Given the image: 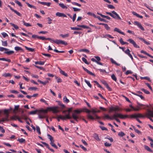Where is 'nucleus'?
Returning a JSON list of instances; mask_svg holds the SVG:
<instances>
[{"label":"nucleus","mask_w":153,"mask_h":153,"mask_svg":"<svg viewBox=\"0 0 153 153\" xmlns=\"http://www.w3.org/2000/svg\"><path fill=\"white\" fill-rule=\"evenodd\" d=\"M82 110H80L79 109H76L74 111V112L72 114V117L74 120L78 121V119L81 118V116L79 115V114L82 112Z\"/></svg>","instance_id":"obj_1"},{"label":"nucleus","mask_w":153,"mask_h":153,"mask_svg":"<svg viewBox=\"0 0 153 153\" xmlns=\"http://www.w3.org/2000/svg\"><path fill=\"white\" fill-rule=\"evenodd\" d=\"M128 117V115H123L120 113H115L113 115V120H115L117 122L120 123V120L117 118L119 117L121 119H124Z\"/></svg>","instance_id":"obj_2"},{"label":"nucleus","mask_w":153,"mask_h":153,"mask_svg":"<svg viewBox=\"0 0 153 153\" xmlns=\"http://www.w3.org/2000/svg\"><path fill=\"white\" fill-rule=\"evenodd\" d=\"M105 13L106 14L109 15L114 18L118 19H121L119 15L114 11H112L111 13L108 12H106Z\"/></svg>","instance_id":"obj_3"},{"label":"nucleus","mask_w":153,"mask_h":153,"mask_svg":"<svg viewBox=\"0 0 153 153\" xmlns=\"http://www.w3.org/2000/svg\"><path fill=\"white\" fill-rule=\"evenodd\" d=\"M79 110H80L83 111H82V112H85L88 113V114L87 115V117L88 119L92 120L94 119V117L90 114V113L91 112V111L85 108Z\"/></svg>","instance_id":"obj_4"},{"label":"nucleus","mask_w":153,"mask_h":153,"mask_svg":"<svg viewBox=\"0 0 153 153\" xmlns=\"http://www.w3.org/2000/svg\"><path fill=\"white\" fill-rule=\"evenodd\" d=\"M144 117H145V116L141 114L138 113L130 115L128 116V118H136L137 119V118H144Z\"/></svg>","instance_id":"obj_5"},{"label":"nucleus","mask_w":153,"mask_h":153,"mask_svg":"<svg viewBox=\"0 0 153 153\" xmlns=\"http://www.w3.org/2000/svg\"><path fill=\"white\" fill-rule=\"evenodd\" d=\"M47 109L49 111H52L54 113H56L59 112L58 107L57 106L48 107Z\"/></svg>","instance_id":"obj_6"},{"label":"nucleus","mask_w":153,"mask_h":153,"mask_svg":"<svg viewBox=\"0 0 153 153\" xmlns=\"http://www.w3.org/2000/svg\"><path fill=\"white\" fill-rule=\"evenodd\" d=\"M57 117L63 120H66L67 119H70L71 118V117L69 114H66L65 116L59 115Z\"/></svg>","instance_id":"obj_7"},{"label":"nucleus","mask_w":153,"mask_h":153,"mask_svg":"<svg viewBox=\"0 0 153 153\" xmlns=\"http://www.w3.org/2000/svg\"><path fill=\"white\" fill-rule=\"evenodd\" d=\"M53 42L56 43L57 45L61 44L65 45H67V43L65 41L59 39H56L55 40H53Z\"/></svg>","instance_id":"obj_8"},{"label":"nucleus","mask_w":153,"mask_h":153,"mask_svg":"<svg viewBox=\"0 0 153 153\" xmlns=\"http://www.w3.org/2000/svg\"><path fill=\"white\" fill-rule=\"evenodd\" d=\"M127 41L129 42L131 44H132L134 47L136 48H140V47L137 45L133 39H129L127 40Z\"/></svg>","instance_id":"obj_9"},{"label":"nucleus","mask_w":153,"mask_h":153,"mask_svg":"<svg viewBox=\"0 0 153 153\" xmlns=\"http://www.w3.org/2000/svg\"><path fill=\"white\" fill-rule=\"evenodd\" d=\"M101 82L104 85H105L109 91H111V89L110 87L106 81L103 80L101 81Z\"/></svg>","instance_id":"obj_10"},{"label":"nucleus","mask_w":153,"mask_h":153,"mask_svg":"<svg viewBox=\"0 0 153 153\" xmlns=\"http://www.w3.org/2000/svg\"><path fill=\"white\" fill-rule=\"evenodd\" d=\"M38 114L39 118L40 119H42L45 117V114L42 112H39Z\"/></svg>","instance_id":"obj_11"},{"label":"nucleus","mask_w":153,"mask_h":153,"mask_svg":"<svg viewBox=\"0 0 153 153\" xmlns=\"http://www.w3.org/2000/svg\"><path fill=\"white\" fill-rule=\"evenodd\" d=\"M38 3L44 5H46L48 6H49L51 4L50 2H41L39 1H38Z\"/></svg>","instance_id":"obj_12"},{"label":"nucleus","mask_w":153,"mask_h":153,"mask_svg":"<svg viewBox=\"0 0 153 153\" xmlns=\"http://www.w3.org/2000/svg\"><path fill=\"white\" fill-rule=\"evenodd\" d=\"M56 15L59 17H67V16L64 14L58 12L56 13Z\"/></svg>","instance_id":"obj_13"},{"label":"nucleus","mask_w":153,"mask_h":153,"mask_svg":"<svg viewBox=\"0 0 153 153\" xmlns=\"http://www.w3.org/2000/svg\"><path fill=\"white\" fill-rule=\"evenodd\" d=\"M83 68L84 70L86 71L88 74H89L90 75L94 76L95 74L92 73V72H91L89 71L88 70L87 68H85L83 67Z\"/></svg>","instance_id":"obj_14"},{"label":"nucleus","mask_w":153,"mask_h":153,"mask_svg":"<svg viewBox=\"0 0 153 153\" xmlns=\"http://www.w3.org/2000/svg\"><path fill=\"white\" fill-rule=\"evenodd\" d=\"M134 24L135 25L137 26L140 29H143L141 24L140 22L137 21H135Z\"/></svg>","instance_id":"obj_15"},{"label":"nucleus","mask_w":153,"mask_h":153,"mask_svg":"<svg viewBox=\"0 0 153 153\" xmlns=\"http://www.w3.org/2000/svg\"><path fill=\"white\" fill-rule=\"evenodd\" d=\"M150 111H151L150 110H148V112L146 113V115L145 116V117H146L147 118H148L149 119H150V120H151L152 122H153V120L152 119L151 117H152L150 115H149L148 114L149 113Z\"/></svg>","instance_id":"obj_16"},{"label":"nucleus","mask_w":153,"mask_h":153,"mask_svg":"<svg viewBox=\"0 0 153 153\" xmlns=\"http://www.w3.org/2000/svg\"><path fill=\"white\" fill-rule=\"evenodd\" d=\"M91 112L93 113V115H94V117H95L96 119H98L99 118V117L96 114H95V113L97 112V111L96 110L92 109L91 111Z\"/></svg>","instance_id":"obj_17"},{"label":"nucleus","mask_w":153,"mask_h":153,"mask_svg":"<svg viewBox=\"0 0 153 153\" xmlns=\"http://www.w3.org/2000/svg\"><path fill=\"white\" fill-rule=\"evenodd\" d=\"M103 118V119L106 118L107 119H110L111 120H113V115L111 117L109 116L108 114H105Z\"/></svg>","instance_id":"obj_18"},{"label":"nucleus","mask_w":153,"mask_h":153,"mask_svg":"<svg viewBox=\"0 0 153 153\" xmlns=\"http://www.w3.org/2000/svg\"><path fill=\"white\" fill-rule=\"evenodd\" d=\"M94 137L95 140L98 141H100V139L99 138L98 134L96 133H95L94 134Z\"/></svg>","instance_id":"obj_19"},{"label":"nucleus","mask_w":153,"mask_h":153,"mask_svg":"<svg viewBox=\"0 0 153 153\" xmlns=\"http://www.w3.org/2000/svg\"><path fill=\"white\" fill-rule=\"evenodd\" d=\"M59 72L60 74H61L65 76H68V74H67V73H65L64 71L62 70L60 68H59Z\"/></svg>","instance_id":"obj_20"},{"label":"nucleus","mask_w":153,"mask_h":153,"mask_svg":"<svg viewBox=\"0 0 153 153\" xmlns=\"http://www.w3.org/2000/svg\"><path fill=\"white\" fill-rule=\"evenodd\" d=\"M37 81L38 82H39V83H40L44 85H45L47 84V83H48L49 82L48 81H45V82H43V81H41L39 79H38L37 80Z\"/></svg>","instance_id":"obj_21"},{"label":"nucleus","mask_w":153,"mask_h":153,"mask_svg":"<svg viewBox=\"0 0 153 153\" xmlns=\"http://www.w3.org/2000/svg\"><path fill=\"white\" fill-rule=\"evenodd\" d=\"M15 50L16 51H23V49L21 48L18 46H16L14 48Z\"/></svg>","instance_id":"obj_22"},{"label":"nucleus","mask_w":153,"mask_h":153,"mask_svg":"<svg viewBox=\"0 0 153 153\" xmlns=\"http://www.w3.org/2000/svg\"><path fill=\"white\" fill-rule=\"evenodd\" d=\"M45 62L44 61H39L35 62V64H39V65H42L44 64Z\"/></svg>","instance_id":"obj_23"},{"label":"nucleus","mask_w":153,"mask_h":153,"mask_svg":"<svg viewBox=\"0 0 153 153\" xmlns=\"http://www.w3.org/2000/svg\"><path fill=\"white\" fill-rule=\"evenodd\" d=\"M47 136L48 139L50 140L51 142H54L53 137L51 135L49 134H48Z\"/></svg>","instance_id":"obj_24"},{"label":"nucleus","mask_w":153,"mask_h":153,"mask_svg":"<svg viewBox=\"0 0 153 153\" xmlns=\"http://www.w3.org/2000/svg\"><path fill=\"white\" fill-rule=\"evenodd\" d=\"M144 148L147 151L150 152H153L152 150H151L148 146L145 145L144 146Z\"/></svg>","instance_id":"obj_25"},{"label":"nucleus","mask_w":153,"mask_h":153,"mask_svg":"<svg viewBox=\"0 0 153 153\" xmlns=\"http://www.w3.org/2000/svg\"><path fill=\"white\" fill-rule=\"evenodd\" d=\"M59 36L63 38H65L68 37L69 36V34L68 33L66 34H60Z\"/></svg>","instance_id":"obj_26"},{"label":"nucleus","mask_w":153,"mask_h":153,"mask_svg":"<svg viewBox=\"0 0 153 153\" xmlns=\"http://www.w3.org/2000/svg\"><path fill=\"white\" fill-rule=\"evenodd\" d=\"M25 48L26 49L32 52H34V48H28L27 46H25Z\"/></svg>","instance_id":"obj_27"},{"label":"nucleus","mask_w":153,"mask_h":153,"mask_svg":"<svg viewBox=\"0 0 153 153\" xmlns=\"http://www.w3.org/2000/svg\"><path fill=\"white\" fill-rule=\"evenodd\" d=\"M113 111H119L120 110V109L118 106H116L114 107H112Z\"/></svg>","instance_id":"obj_28"},{"label":"nucleus","mask_w":153,"mask_h":153,"mask_svg":"<svg viewBox=\"0 0 153 153\" xmlns=\"http://www.w3.org/2000/svg\"><path fill=\"white\" fill-rule=\"evenodd\" d=\"M132 13L134 15L136 16L138 18H142L143 17L142 16L139 15V14H137L135 12H132Z\"/></svg>","instance_id":"obj_29"},{"label":"nucleus","mask_w":153,"mask_h":153,"mask_svg":"<svg viewBox=\"0 0 153 153\" xmlns=\"http://www.w3.org/2000/svg\"><path fill=\"white\" fill-rule=\"evenodd\" d=\"M59 5L63 9H67L68 8V7L63 3H59Z\"/></svg>","instance_id":"obj_30"},{"label":"nucleus","mask_w":153,"mask_h":153,"mask_svg":"<svg viewBox=\"0 0 153 153\" xmlns=\"http://www.w3.org/2000/svg\"><path fill=\"white\" fill-rule=\"evenodd\" d=\"M17 141H19L21 143H25V140L22 138H19Z\"/></svg>","instance_id":"obj_31"},{"label":"nucleus","mask_w":153,"mask_h":153,"mask_svg":"<svg viewBox=\"0 0 153 153\" xmlns=\"http://www.w3.org/2000/svg\"><path fill=\"white\" fill-rule=\"evenodd\" d=\"M79 51L80 52H85L86 53H89V50L84 49H81L79 50Z\"/></svg>","instance_id":"obj_32"},{"label":"nucleus","mask_w":153,"mask_h":153,"mask_svg":"<svg viewBox=\"0 0 153 153\" xmlns=\"http://www.w3.org/2000/svg\"><path fill=\"white\" fill-rule=\"evenodd\" d=\"M72 110V108H69L67 110H64L62 111V113L64 114H65L66 112H68V114H69H69L70 112Z\"/></svg>","instance_id":"obj_33"},{"label":"nucleus","mask_w":153,"mask_h":153,"mask_svg":"<svg viewBox=\"0 0 153 153\" xmlns=\"http://www.w3.org/2000/svg\"><path fill=\"white\" fill-rule=\"evenodd\" d=\"M11 75L9 73H4L2 74V76L5 77H9V76H11Z\"/></svg>","instance_id":"obj_34"},{"label":"nucleus","mask_w":153,"mask_h":153,"mask_svg":"<svg viewBox=\"0 0 153 153\" xmlns=\"http://www.w3.org/2000/svg\"><path fill=\"white\" fill-rule=\"evenodd\" d=\"M25 3L29 7L31 8H33L34 9H36V7L30 4L28 2H26Z\"/></svg>","instance_id":"obj_35"},{"label":"nucleus","mask_w":153,"mask_h":153,"mask_svg":"<svg viewBox=\"0 0 153 153\" xmlns=\"http://www.w3.org/2000/svg\"><path fill=\"white\" fill-rule=\"evenodd\" d=\"M50 144L52 146L55 148L56 149H58V147L56 146V145L54 143V142H51L50 143Z\"/></svg>","instance_id":"obj_36"},{"label":"nucleus","mask_w":153,"mask_h":153,"mask_svg":"<svg viewBox=\"0 0 153 153\" xmlns=\"http://www.w3.org/2000/svg\"><path fill=\"white\" fill-rule=\"evenodd\" d=\"M2 45L4 46H7V41H1Z\"/></svg>","instance_id":"obj_37"},{"label":"nucleus","mask_w":153,"mask_h":153,"mask_svg":"<svg viewBox=\"0 0 153 153\" xmlns=\"http://www.w3.org/2000/svg\"><path fill=\"white\" fill-rule=\"evenodd\" d=\"M14 53V51H6L4 53L6 54H7L8 55H10Z\"/></svg>","instance_id":"obj_38"},{"label":"nucleus","mask_w":153,"mask_h":153,"mask_svg":"<svg viewBox=\"0 0 153 153\" xmlns=\"http://www.w3.org/2000/svg\"><path fill=\"white\" fill-rule=\"evenodd\" d=\"M85 82L87 84V85H88V86L90 88H91V87H92V86L91 85V84H90V82L88 81L87 80L85 79Z\"/></svg>","instance_id":"obj_39"},{"label":"nucleus","mask_w":153,"mask_h":153,"mask_svg":"<svg viewBox=\"0 0 153 153\" xmlns=\"http://www.w3.org/2000/svg\"><path fill=\"white\" fill-rule=\"evenodd\" d=\"M48 111H49V110L47 108L46 109L43 110L41 109L39 110V112H42L43 113H47L48 112Z\"/></svg>","instance_id":"obj_40"},{"label":"nucleus","mask_w":153,"mask_h":153,"mask_svg":"<svg viewBox=\"0 0 153 153\" xmlns=\"http://www.w3.org/2000/svg\"><path fill=\"white\" fill-rule=\"evenodd\" d=\"M133 94H134L135 95H136V96L139 97L142 100H144V97L142 95H141V94H137L134 93H133Z\"/></svg>","instance_id":"obj_41"},{"label":"nucleus","mask_w":153,"mask_h":153,"mask_svg":"<svg viewBox=\"0 0 153 153\" xmlns=\"http://www.w3.org/2000/svg\"><path fill=\"white\" fill-rule=\"evenodd\" d=\"M141 90L142 91L144 92L145 94H150V92L146 90L144 88H141Z\"/></svg>","instance_id":"obj_42"},{"label":"nucleus","mask_w":153,"mask_h":153,"mask_svg":"<svg viewBox=\"0 0 153 153\" xmlns=\"http://www.w3.org/2000/svg\"><path fill=\"white\" fill-rule=\"evenodd\" d=\"M10 110L5 109L3 110V112L5 115L9 114Z\"/></svg>","instance_id":"obj_43"},{"label":"nucleus","mask_w":153,"mask_h":153,"mask_svg":"<svg viewBox=\"0 0 153 153\" xmlns=\"http://www.w3.org/2000/svg\"><path fill=\"white\" fill-rule=\"evenodd\" d=\"M63 100L66 103H68L69 102V100L67 98V97L65 96L64 97Z\"/></svg>","instance_id":"obj_44"},{"label":"nucleus","mask_w":153,"mask_h":153,"mask_svg":"<svg viewBox=\"0 0 153 153\" xmlns=\"http://www.w3.org/2000/svg\"><path fill=\"white\" fill-rule=\"evenodd\" d=\"M37 89V88L36 87H30L28 89L29 90H34L35 91Z\"/></svg>","instance_id":"obj_45"},{"label":"nucleus","mask_w":153,"mask_h":153,"mask_svg":"<svg viewBox=\"0 0 153 153\" xmlns=\"http://www.w3.org/2000/svg\"><path fill=\"white\" fill-rule=\"evenodd\" d=\"M141 79H144L146 80H148L150 82L151 80L150 79V78L148 77V76H146V77H141Z\"/></svg>","instance_id":"obj_46"},{"label":"nucleus","mask_w":153,"mask_h":153,"mask_svg":"<svg viewBox=\"0 0 153 153\" xmlns=\"http://www.w3.org/2000/svg\"><path fill=\"white\" fill-rule=\"evenodd\" d=\"M114 31H115L117 32L121 33V34H122V35H125V34L123 33V32L121 31V30L120 29H114Z\"/></svg>","instance_id":"obj_47"},{"label":"nucleus","mask_w":153,"mask_h":153,"mask_svg":"<svg viewBox=\"0 0 153 153\" xmlns=\"http://www.w3.org/2000/svg\"><path fill=\"white\" fill-rule=\"evenodd\" d=\"M111 77L112 79L115 81H117V78L114 74H112L111 76Z\"/></svg>","instance_id":"obj_48"},{"label":"nucleus","mask_w":153,"mask_h":153,"mask_svg":"<svg viewBox=\"0 0 153 153\" xmlns=\"http://www.w3.org/2000/svg\"><path fill=\"white\" fill-rule=\"evenodd\" d=\"M55 78L56 79L57 82L58 83L60 82H62V79L61 78H58L56 76H55Z\"/></svg>","instance_id":"obj_49"},{"label":"nucleus","mask_w":153,"mask_h":153,"mask_svg":"<svg viewBox=\"0 0 153 153\" xmlns=\"http://www.w3.org/2000/svg\"><path fill=\"white\" fill-rule=\"evenodd\" d=\"M100 25H103L105 27V29H108L109 27L108 26V25L107 24H104L102 23H100L99 24Z\"/></svg>","instance_id":"obj_50"},{"label":"nucleus","mask_w":153,"mask_h":153,"mask_svg":"<svg viewBox=\"0 0 153 153\" xmlns=\"http://www.w3.org/2000/svg\"><path fill=\"white\" fill-rule=\"evenodd\" d=\"M37 112H39V110H36L33 111H32L30 112V114H35Z\"/></svg>","instance_id":"obj_51"},{"label":"nucleus","mask_w":153,"mask_h":153,"mask_svg":"<svg viewBox=\"0 0 153 153\" xmlns=\"http://www.w3.org/2000/svg\"><path fill=\"white\" fill-rule=\"evenodd\" d=\"M23 24L24 25L27 26V27H29L31 26V25H30L29 23H26L24 21H23Z\"/></svg>","instance_id":"obj_52"},{"label":"nucleus","mask_w":153,"mask_h":153,"mask_svg":"<svg viewBox=\"0 0 153 153\" xmlns=\"http://www.w3.org/2000/svg\"><path fill=\"white\" fill-rule=\"evenodd\" d=\"M71 3L73 5H76L79 7H80L81 6V5L80 4L77 2H71Z\"/></svg>","instance_id":"obj_53"},{"label":"nucleus","mask_w":153,"mask_h":153,"mask_svg":"<svg viewBox=\"0 0 153 153\" xmlns=\"http://www.w3.org/2000/svg\"><path fill=\"white\" fill-rule=\"evenodd\" d=\"M118 135L120 137H123L125 135V134L123 132L121 131L119 133Z\"/></svg>","instance_id":"obj_54"},{"label":"nucleus","mask_w":153,"mask_h":153,"mask_svg":"<svg viewBox=\"0 0 153 153\" xmlns=\"http://www.w3.org/2000/svg\"><path fill=\"white\" fill-rule=\"evenodd\" d=\"M13 12H14L15 13H16L17 15H18L19 16H21V14L19 12H18L16 10H14Z\"/></svg>","instance_id":"obj_55"},{"label":"nucleus","mask_w":153,"mask_h":153,"mask_svg":"<svg viewBox=\"0 0 153 153\" xmlns=\"http://www.w3.org/2000/svg\"><path fill=\"white\" fill-rule=\"evenodd\" d=\"M107 7L108 8L111 9H114L115 8L114 6L111 4H108Z\"/></svg>","instance_id":"obj_56"},{"label":"nucleus","mask_w":153,"mask_h":153,"mask_svg":"<svg viewBox=\"0 0 153 153\" xmlns=\"http://www.w3.org/2000/svg\"><path fill=\"white\" fill-rule=\"evenodd\" d=\"M10 92L12 93L15 94H18L19 93V92L15 90H11L10 91Z\"/></svg>","instance_id":"obj_57"},{"label":"nucleus","mask_w":153,"mask_h":153,"mask_svg":"<svg viewBox=\"0 0 153 153\" xmlns=\"http://www.w3.org/2000/svg\"><path fill=\"white\" fill-rule=\"evenodd\" d=\"M4 50L5 51L8 50L9 49L7 48H6L3 47H0V51H3Z\"/></svg>","instance_id":"obj_58"},{"label":"nucleus","mask_w":153,"mask_h":153,"mask_svg":"<svg viewBox=\"0 0 153 153\" xmlns=\"http://www.w3.org/2000/svg\"><path fill=\"white\" fill-rule=\"evenodd\" d=\"M124 52L126 54L128 55L130 53V51L129 49H127L126 51H124Z\"/></svg>","instance_id":"obj_59"},{"label":"nucleus","mask_w":153,"mask_h":153,"mask_svg":"<svg viewBox=\"0 0 153 153\" xmlns=\"http://www.w3.org/2000/svg\"><path fill=\"white\" fill-rule=\"evenodd\" d=\"M15 2L17 4H18L19 6H20V7H22V4H21V3L19 2V1H17V0H15Z\"/></svg>","instance_id":"obj_60"},{"label":"nucleus","mask_w":153,"mask_h":153,"mask_svg":"<svg viewBox=\"0 0 153 153\" xmlns=\"http://www.w3.org/2000/svg\"><path fill=\"white\" fill-rule=\"evenodd\" d=\"M36 131L37 132H38V133H39V134H41V132L40 131V128L39 127L37 126H36Z\"/></svg>","instance_id":"obj_61"},{"label":"nucleus","mask_w":153,"mask_h":153,"mask_svg":"<svg viewBox=\"0 0 153 153\" xmlns=\"http://www.w3.org/2000/svg\"><path fill=\"white\" fill-rule=\"evenodd\" d=\"M104 145L105 146L109 147L111 146V144L108 143L107 142H106L105 143Z\"/></svg>","instance_id":"obj_62"},{"label":"nucleus","mask_w":153,"mask_h":153,"mask_svg":"<svg viewBox=\"0 0 153 153\" xmlns=\"http://www.w3.org/2000/svg\"><path fill=\"white\" fill-rule=\"evenodd\" d=\"M82 60L83 62H84L85 64H88V62L86 59L84 57H82Z\"/></svg>","instance_id":"obj_63"},{"label":"nucleus","mask_w":153,"mask_h":153,"mask_svg":"<svg viewBox=\"0 0 153 153\" xmlns=\"http://www.w3.org/2000/svg\"><path fill=\"white\" fill-rule=\"evenodd\" d=\"M22 116V119H25V120H27V117L24 114H22L21 116Z\"/></svg>","instance_id":"obj_64"}]
</instances>
